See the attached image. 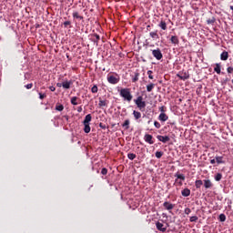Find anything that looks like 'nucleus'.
Segmentation results:
<instances>
[{
    "label": "nucleus",
    "mask_w": 233,
    "mask_h": 233,
    "mask_svg": "<svg viewBox=\"0 0 233 233\" xmlns=\"http://www.w3.org/2000/svg\"><path fill=\"white\" fill-rule=\"evenodd\" d=\"M91 92H92V94H97L98 88H97V86H96V85H95V86L91 88Z\"/></svg>",
    "instance_id": "nucleus-35"
},
{
    "label": "nucleus",
    "mask_w": 233,
    "mask_h": 233,
    "mask_svg": "<svg viewBox=\"0 0 233 233\" xmlns=\"http://www.w3.org/2000/svg\"><path fill=\"white\" fill-rule=\"evenodd\" d=\"M78 99H79V98H78L77 96H73V97L71 98V105H74L75 106H77V105H79V103L77 102Z\"/></svg>",
    "instance_id": "nucleus-26"
},
{
    "label": "nucleus",
    "mask_w": 233,
    "mask_h": 233,
    "mask_svg": "<svg viewBox=\"0 0 233 233\" xmlns=\"http://www.w3.org/2000/svg\"><path fill=\"white\" fill-rule=\"evenodd\" d=\"M231 83L233 84V79L231 80Z\"/></svg>",
    "instance_id": "nucleus-55"
},
{
    "label": "nucleus",
    "mask_w": 233,
    "mask_h": 233,
    "mask_svg": "<svg viewBox=\"0 0 233 233\" xmlns=\"http://www.w3.org/2000/svg\"><path fill=\"white\" fill-rule=\"evenodd\" d=\"M120 96L123 97L124 101L130 103L132 101V93H130V88H122L119 92Z\"/></svg>",
    "instance_id": "nucleus-1"
},
{
    "label": "nucleus",
    "mask_w": 233,
    "mask_h": 233,
    "mask_svg": "<svg viewBox=\"0 0 233 233\" xmlns=\"http://www.w3.org/2000/svg\"><path fill=\"white\" fill-rule=\"evenodd\" d=\"M119 75L115 74V76H107V82L110 83V85H117L119 83Z\"/></svg>",
    "instance_id": "nucleus-4"
},
{
    "label": "nucleus",
    "mask_w": 233,
    "mask_h": 233,
    "mask_svg": "<svg viewBox=\"0 0 233 233\" xmlns=\"http://www.w3.org/2000/svg\"><path fill=\"white\" fill-rule=\"evenodd\" d=\"M229 8H230V10H232V12H233V5H230Z\"/></svg>",
    "instance_id": "nucleus-54"
},
{
    "label": "nucleus",
    "mask_w": 233,
    "mask_h": 233,
    "mask_svg": "<svg viewBox=\"0 0 233 233\" xmlns=\"http://www.w3.org/2000/svg\"><path fill=\"white\" fill-rule=\"evenodd\" d=\"M133 83H137L139 81V73H136L134 77L132 78Z\"/></svg>",
    "instance_id": "nucleus-30"
},
{
    "label": "nucleus",
    "mask_w": 233,
    "mask_h": 233,
    "mask_svg": "<svg viewBox=\"0 0 233 233\" xmlns=\"http://www.w3.org/2000/svg\"><path fill=\"white\" fill-rule=\"evenodd\" d=\"M144 140L146 143H148V145H154V137H152L150 134H146L144 136Z\"/></svg>",
    "instance_id": "nucleus-6"
},
{
    "label": "nucleus",
    "mask_w": 233,
    "mask_h": 233,
    "mask_svg": "<svg viewBox=\"0 0 233 233\" xmlns=\"http://www.w3.org/2000/svg\"><path fill=\"white\" fill-rule=\"evenodd\" d=\"M214 72L217 74H221V64H216L214 67Z\"/></svg>",
    "instance_id": "nucleus-20"
},
{
    "label": "nucleus",
    "mask_w": 233,
    "mask_h": 233,
    "mask_svg": "<svg viewBox=\"0 0 233 233\" xmlns=\"http://www.w3.org/2000/svg\"><path fill=\"white\" fill-rule=\"evenodd\" d=\"M94 37H96V43H97V41H99V39H101V37L97 34L94 35Z\"/></svg>",
    "instance_id": "nucleus-47"
},
{
    "label": "nucleus",
    "mask_w": 233,
    "mask_h": 233,
    "mask_svg": "<svg viewBox=\"0 0 233 233\" xmlns=\"http://www.w3.org/2000/svg\"><path fill=\"white\" fill-rule=\"evenodd\" d=\"M39 95V99H45V97H46V94H43V93H38Z\"/></svg>",
    "instance_id": "nucleus-41"
},
{
    "label": "nucleus",
    "mask_w": 233,
    "mask_h": 233,
    "mask_svg": "<svg viewBox=\"0 0 233 233\" xmlns=\"http://www.w3.org/2000/svg\"><path fill=\"white\" fill-rule=\"evenodd\" d=\"M64 117L66 119V121H68V116H65Z\"/></svg>",
    "instance_id": "nucleus-53"
},
{
    "label": "nucleus",
    "mask_w": 233,
    "mask_h": 233,
    "mask_svg": "<svg viewBox=\"0 0 233 233\" xmlns=\"http://www.w3.org/2000/svg\"><path fill=\"white\" fill-rule=\"evenodd\" d=\"M73 17H74V19H80V20H83V15H80L77 11H76V12L73 13Z\"/></svg>",
    "instance_id": "nucleus-25"
},
{
    "label": "nucleus",
    "mask_w": 233,
    "mask_h": 233,
    "mask_svg": "<svg viewBox=\"0 0 233 233\" xmlns=\"http://www.w3.org/2000/svg\"><path fill=\"white\" fill-rule=\"evenodd\" d=\"M123 128L126 130H128L130 128V120L127 119L125 122L122 124Z\"/></svg>",
    "instance_id": "nucleus-18"
},
{
    "label": "nucleus",
    "mask_w": 233,
    "mask_h": 233,
    "mask_svg": "<svg viewBox=\"0 0 233 233\" xmlns=\"http://www.w3.org/2000/svg\"><path fill=\"white\" fill-rule=\"evenodd\" d=\"M204 187H205V188H212V187H214V185L212 184V181H210V179H205Z\"/></svg>",
    "instance_id": "nucleus-11"
},
{
    "label": "nucleus",
    "mask_w": 233,
    "mask_h": 233,
    "mask_svg": "<svg viewBox=\"0 0 233 233\" xmlns=\"http://www.w3.org/2000/svg\"><path fill=\"white\" fill-rule=\"evenodd\" d=\"M156 88V84L150 83L147 86V92H152Z\"/></svg>",
    "instance_id": "nucleus-21"
},
{
    "label": "nucleus",
    "mask_w": 233,
    "mask_h": 233,
    "mask_svg": "<svg viewBox=\"0 0 233 233\" xmlns=\"http://www.w3.org/2000/svg\"><path fill=\"white\" fill-rule=\"evenodd\" d=\"M227 72H228V74H233V67L232 66H228L227 68Z\"/></svg>",
    "instance_id": "nucleus-44"
},
{
    "label": "nucleus",
    "mask_w": 233,
    "mask_h": 233,
    "mask_svg": "<svg viewBox=\"0 0 233 233\" xmlns=\"http://www.w3.org/2000/svg\"><path fill=\"white\" fill-rule=\"evenodd\" d=\"M71 85H72V81H65V82L62 83V86L66 90H68V88H70Z\"/></svg>",
    "instance_id": "nucleus-16"
},
{
    "label": "nucleus",
    "mask_w": 233,
    "mask_h": 233,
    "mask_svg": "<svg viewBox=\"0 0 233 233\" xmlns=\"http://www.w3.org/2000/svg\"><path fill=\"white\" fill-rule=\"evenodd\" d=\"M154 126L156 127V128H161V124L157 121L154 122Z\"/></svg>",
    "instance_id": "nucleus-42"
},
{
    "label": "nucleus",
    "mask_w": 233,
    "mask_h": 233,
    "mask_svg": "<svg viewBox=\"0 0 233 233\" xmlns=\"http://www.w3.org/2000/svg\"><path fill=\"white\" fill-rule=\"evenodd\" d=\"M170 41L172 45H179V38L177 35H172Z\"/></svg>",
    "instance_id": "nucleus-14"
},
{
    "label": "nucleus",
    "mask_w": 233,
    "mask_h": 233,
    "mask_svg": "<svg viewBox=\"0 0 233 233\" xmlns=\"http://www.w3.org/2000/svg\"><path fill=\"white\" fill-rule=\"evenodd\" d=\"M71 25V23H70V21H66V22H64V26L66 28V26H68V25Z\"/></svg>",
    "instance_id": "nucleus-48"
},
{
    "label": "nucleus",
    "mask_w": 233,
    "mask_h": 233,
    "mask_svg": "<svg viewBox=\"0 0 233 233\" xmlns=\"http://www.w3.org/2000/svg\"><path fill=\"white\" fill-rule=\"evenodd\" d=\"M156 227H157V230H159L160 232H167V227H165V225H163V223L157 222Z\"/></svg>",
    "instance_id": "nucleus-9"
},
{
    "label": "nucleus",
    "mask_w": 233,
    "mask_h": 233,
    "mask_svg": "<svg viewBox=\"0 0 233 233\" xmlns=\"http://www.w3.org/2000/svg\"><path fill=\"white\" fill-rule=\"evenodd\" d=\"M149 35L150 37H152V39H159V35H157V31L150 32Z\"/></svg>",
    "instance_id": "nucleus-23"
},
{
    "label": "nucleus",
    "mask_w": 233,
    "mask_h": 233,
    "mask_svg": "<svg viewBox=\"0 0 233 233\" xmlns=\"http://www.w3.org/2000/svg\"><path fill=\"white\" fill-rule=\"evenodd\" d=\"M90 130H91L90 124H84V132L86 134H90Z\"/></svg>",
    "instance_id": "nucleus-24"
},
{
    "label": "nucleus",
    "mask_w": 233,
    "mask_h": 233,
    "mask_svg": "<svg viewBox=\"0 0 233 233\" xmlns=\"http://www.w3.org/2000/svg\"><path fill=\"white\" fill-rule=\"evenodd\" d=\"M202 186H203V180H196L195 181L196 188H201Z\"/></svg>",
    "instance_id": "nucleus-27"
},
{
    "label": "nucleus",
    "mask_w": 233,
    "mask_h": 233,
    "mask_svg": "<svg viewBox=\"0 0 233 233\" xmlns=\"http://www.w3.org/2000/svg\"><path fill=\"white\" fill-rule=\"evenodd\" d=\"M177 77H179V79H182V81H186V79H188L190 76L188 75V73L185 72V73H179L177 75Z\"/></svg>",
    "instance_id": "nucleus-10"
},
{
    "label": "nucleus",
    "mask_w": 233,
    "mask_h": 233,
    "mask_svg": "<svg viewBox=\"0 0 233 233\" xmlns=\"http://www.w3.org/2000/svg\"><path fill=\"white\" fill-rule=\"evenodd\" d=\"M220 59L221 61H227V59H228V52L227 51L222 52L220 55Z\"/></svg>",
    "instance_id": "nucleus-15"
},
{
    "label": "nucleus",
    "mask_w": 233,
    "mask_h": 233,
    "mask_svg": "<svg viewBox=\"0 0 233 233\" xmlns=\"http://www.w3.org/2000/svg\"><path fill=\"white\" fill-rule=\"evenodd\" d=\"M98 106H106V100H99Z\"/></svg>",
    "instance_id": "nucleus-36"
},
{
    "label": "nucleus",
    "mask_w": 233,
    "mask_h": 233,
    "mask_svg": "<svg viewBox=\"0 0 233 233\" xmlns=\"http://www.w3.org/2000/svg\"><path fill=\"white\" fill-rule=\"evenodd\" d=\"M77 112H79V113L83 112V107L82 106H78L77 107Z\"/></svg>",
    "instance_id": "nucleus-50"
},
{
    "label": "nucleus",
    "mask_w": 233,
    "mask_h": 233,
    "mask_svg": "<svg viewBox=\"0 0 233 233\" xmlns=\"http://www.w3.org/2000/svg\"><path fill=\"white\" fill-rule=\"evenodd\" d=\"M223 178V175L221 173H218L216 176H215V180L216 181H219L220 179Z\"/></svg>",
    "instance_id": "nucleus-33"
},
{
    "label": "nucleus",
    "mask_w": 233,
    "mask_h": 233,
    "mask_svg": "<svg viewBox=\"0 0 233 233\" xmlns=\"http://www.w3.org/2000/svg\"><path fill=\"white\" fill-rule=\"evenodd\" d=\"M134 101L140 112H145V108H147V102L143 100V96H140Z\"/></svg>",
    "instance_id": "nucleus-2"
},
{
    "label": "nucleus",
    "mask_w": 233,
    "mask_h": 233,
    "mask_svg": "<svg viewBox=\"0 0 233 233\" xmlns=\"http://www.w3.org/2000/svg\"><path fill=\"white\" fill-rule=\"evenodd\" d=\"M127 157H128V159H130L131 161H134V158L136 157V154H134V153H128V154H127Z\"/></svg>",
    "instance_id": "nucleus-34"
},
{
    "label": "nucleus",
    "mask_w": 233,
    "mask_h": 233,
    "mask_svg": "<svg viewBox=\"0 0 233 233\" xmlns=\"http://www.w3.org/2000/svg\"><path fill=\"white\" fill-rule=\"evenodd\" d=\"M157 138L158 141H161V143H168V141H170V137L168 136L158 135Z\"/></svg>",
    "instance_id": "nucleus-8"
},
{
    "label": "nucleus",
    "mask_w": 233,
    "mask_h": 233,
    "mask_svg": "<svg viewBox=\"0 0 233 233\" xmlns=\"http://www.w3.org/2000/svg\"><path fill=\"white\" fill-rule=\"evenodd\" d=\"M219 221H221V223L227 221V216H225V214H220L218 217Z\"/></svg>",
    "instance_id": "nucleus-29"
},
{
    "label": "nucleus",
    "mask_w": 233,
    "mask_h": 233,
    "mask_svg": "<svg viewBox=\"0 0 233 233\" xmlns=\"http://www.w3.org/2000/svg\"><path fill=\"white\" fill-rule=\"evenodd\" d=\"M49 90H51V92H56V87L54 86H49Z\"/></svg>",
    "instance_id": "nucleus-49"
},
{
    "label": "nucleus",
    "mask_w": 233,
    "mask_h": 233,
    "mask_svg": "<svg viewBox=\"0 0 233 233\" xmlns=\"http://www.w3.org/2000/svg\"><path fill=\"white\" fill-rule=\"evenodd\" d=\"M210 163H211V165H215L216 164V159H211Z\"/></svg>",
    "instance_id": "nucleus-52"
},
{
    "label": "nucleus",
    "mask_w": 233,
    "mask_h": 233,
    "mask_svg": "<svg viewBox=\"0 0 233 233\" xmlns=\"http://www.w3.org/2000/svg\"><path fill=\"white\" fill-rule=\"evenodd\" d=\"M198 216H193V217H191V218H189V221H190L191 223H194V222L198 221Z\"/></svg>",
    "instance_id": "nucleus-37"
},
{
    "label": "nucleus",
    "mask_w": 233,
    "mask_h": 233,
    "mask_svg": "<svg viewBox=\"0 0 233 233\" xmlns=\"http://www.w3.org/2000/svg\"><path fill=\"white\" fill-rule=\"evenodd\" d=\"M155 156L157 159H161V157H163V151H157Z\"/></svg>",
    "instance_id": "nucleus-31"
},
{
    "label": "nucleus",
    "mask_w": 233,
    "mask_h": 233,
    "mask_svg": "<svg viewBox=\"0 0 233 233\" xmlns=\"http://www.w3.org/2000/svg\"><path fill=\"white\" fill-rule=\"evenodd\" d=\"M25 88L27 89V90H30V88H32V86H34V84H27V85H25Z\"/></svg>",
    "instance_id": "nucleus-45"
},
{
    "label": "nucleus",
    "mask_w": 233,
    "mask_h": 233,
    "mask_svg": "<svg viewBox=\"0 0 233 233\" xmlns=\"http://www.w3.org/2000/svg\"><path fill=\"white\" fill-rule=\"evenodd\" d=\"M175 177H177L175 183H177L178 187H183V181H185V175L177 172L175 174Z\"/></svg>",
    "instance_id": "nucleus-3"
},
{
    "label": "nucleus",
    "mask_w": 233,
    "mask_h": 233,
    "mask_svg": "<svg viewBox=\"0 0 233 233\" xmlns=\"http://www.w3.org/2000/svg\"><path fill=\"white\" fill-rule=\"evenodd\" d=\"M163 207L166 210H168L169 212H172L170 210H173L174 209V207H176V205L168 202V201H166L163 203Z\"/></svg>",
    "instance_id": "nucleus-7"
},
{
    "label": "nucleus",
    "mask_w": 233,
    "mask_h": 233,
    "mask_svg": "<svg viewBox=\"0 0 233 233\" xmlns=\"http://www.w3.org/2000/svg\"><path fill=\"white\" fill-rule=\"evenodd\" d=\"M152 74H154V72H152V70L147 71V76H148L149 79H154V75H152Z\"/></svg>",
    "instance_id": "nucleus-38"
},
{
    "label": "nucleus",
    "mask_w": 233,
    "mask_h": 233,
    "mask_svg": "<svg viewBox=\"0 0 233 233\" xmlns=\"http://www.w3.org/2000/svg\"><path fill=\"white\" fill-rule=\"evenodd\" d=\"M159 111L161 112V114H165V112H167V107L165 106H162L159 107Z\"/></svg>",
    "instance_id": "nucleus-39"
},
{
    "label": "nucleus",
    "mask_w": 233,
    "mask_h": 233,
    "mask_svg": "<svg viewBox=\"0 0 233 233\" xmlns=\"http://www.w3.org/2000/svg\"><path fill=\"white\" fill-rule=\"evenodd\" d=\"M184 212H185V214H187V216H188V214H190V212H192V210L189 208H186Z\"/></svg>",
    "instance_id": "nucleus-43"
},
{
    "label": "nucleus",
    "mask_w": 233,
    "mask_h": 233,
    "mask_svg": "<svg viewBox=\"0 0 233 233\" xmlns=\"http://www.w3.org/2000/svg\"><path fill=\"white\" fill-rule=\"evenodd\" d=\"M158 26H159V28H161V30H167V22L161 20Z\"/></svg>",
    "instance_id": "nucleus-22"
},
{
    "label": "nucleus",
    "mask_w": 233,
    "mask_h": 233,
    "mask_svg": "<svg viewBox=\"0 0 233 233\" xmlns=\"http://www.w3.org/2000/svg\"><path fill=\"white\" fill-rule=\"evenodd\" d=\"M99 127L102 128V130H106V125L100 123Z\"/></svg>",
    "instance_id": "nucleus-46"
},
{
    "label": "nucleus",
    "mask_w": 233,
    "mask_h": 233,
    "mask_svg": "<svg viewBox=\"0 0 233 233\" xmlns=\"http://www.w3.org/2000/svg\"><path fill=\"white\" fill-rule=\"evenodd\" d=\"M101 174H102L103 176H106V174H108V169H106V167L102 168Z\"/></svg>",
    "instance_id": "nucleus-40"
},
{
    "label": "nucleus",
    "mask_w": 233,
    "mask_h": 233,
    "mask_svg": "<svg viewBox=\"0 0 233 233\" xmlns=\"http://www.w3.org/2000/svg\"><path fill=\"white\" fill-rule=\"evenodd\" d=\"M133 116H134L136 121H137L138 119H141V112H139V111L134 110Z\"/></svg>",
    "instance_id": "nucleus-17"
},
{
    "label": "nucleus",
    "mask_w": 233,
    "mask_h": 233,
    "mask_svg": "<svg viewBox=\"0 0 233 233\" xmlns=\"http://www.w3.org/2000/svg\"><path fill=\"white\" fill-rule=\"evenodd\" d=\"M90 121H92V115L88 114L86 116L84 121H83V125H90Z\"/></svg>",
    "instance_id": "nucleus-12"
},
{
    "label": "nucleus",
    "mask_w": 233,
    "mask_h": 233,
    "mask_svg": "<svg viewBox=\"0 0 233 233\" xmlns=\"http://www.w3.org/2000/svg\"><path fill=\"white\" fill-rule=\"evenodd\" d=\"M56 110H57L58 112H63V110H65V106H63V105H56Z\"/></svg>",
    "instance_id": "nucleus-28"
},
{
    "label": "nucleus",
    "mask_w": 233,
    "mask_h": 233,
    "mask_svg": "<svg viewBox=\"0 0 233 233\" xmlns=\"http://www.w3.org/2000/svg\"><path fill=\"white\" fill-rule=\"evenodd\" d=\"M56 86H57L58 88H61V86H63V83H57V84H56Z\"/></svg>",
    "instance_id": "nucleus-51"
},
{
    "label": "nucleus",
    "mask_w": 233,
    "mask_h": 233,
    "mask_svg": "<svg viewBox=\"0 0 233 233\" xmlns=\"http://www.w3.org/2000/svg\"><path fill=\"white\" fill-rule=\"evenodd\" d=\"M152 56L156 57L157 61H161V59H163V53H161V49L159 48L153 49Z\"/></svg>",
    "instance_id": "nucleus-5"
},
{
    "label": "nucleus",
    "mask_w": 233,
    "mask_h": 233,
    "mask_svg": "<svg viewBox=\"0 0 233 233\" xmlns=\"http://www.w3.org/2000/svg\"><path fill=\"white\" fill-rule=\"evenodd\" d=\"M216 161L218 165L225 163V161H223V157H216Z\"/></svg>",
    "instance_id": "nucleus-32"
},
{
    "label": "nucleus",
    "mask_w": 233,
    "mask_h": 233,
    "mask_svg": "<svg viewBox=\"0 0 233 233\" xmlns=\"http://www.w3.org/2000/svg\"><path fill=\"white\" fill-rule=\"evenodd\" d=\"M158 119L159 121H168V116H167V114L165 113H160V115L158 116Z\"/></svg>",
    "instance_id": "nucleus-13"
},
{
    "label": "nucleus",
    "mask_w": 233,
    "mask_h": 233,
    "mask_svg": "<svg viewBox=\"0 0 233 233\" xmlns=\"http://www.w3.org/2000/svg\"><path fill=\"white\" fill-rule=\"evenodd\" d=\"M181 194L184 198H188L190 196V189L185 188L181 191Z\"/></svg>",
    "instance_id": "nucleus-19"
}]
</instances>
